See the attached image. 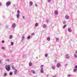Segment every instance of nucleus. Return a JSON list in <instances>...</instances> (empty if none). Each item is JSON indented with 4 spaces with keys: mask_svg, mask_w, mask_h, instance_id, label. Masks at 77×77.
Returning a JSON list of instances; mask_svg holds the SVG:
<instances>
[{
    "mask_svg": "<svg viewBox=\"0 0 77 77\" xmlns=\"http://www.w3.org/2000/svg\"><path fill=\"white\" fill-rule=\"evenodd\" d=\"M60 66H61V65L60 64V63H58L57 64V68H59V67H60Z\"/></svg>",
    "mask_w": 77,
    "mask_h": 77,
    "instance_id": "nucleus-5",
    "label": "nucleus"
},
{
    "mask_svg": "<svg viewBox=\"0 0 77 77\" xmlns=\"http://www.w3.org/2000/svg\"><path fill=\"white\" fill-rule=\"evenodd\" d=\"M52 67L53 69H55V66H53Z\"/></svg>",
    "mask_w": 77,
    "mask_h": 77,
    "instance_id": "nucleus-23",
    "label": "nucleus"
},
{
    "mask_svg": "<svg viewBox=\"0 0 77 77\" xmlns=\"http://www.w3.org/2000/svg\"><path fill=\"white\" fill-rule=\"evenodd\" d=\"M5 68L7 71H9L11 70V66L9 65H7L5 66Z\"/></svg>",
    "mask_w": 77,
    "mask_h": 77,
    "instance_id": "nucleus-1",
    "label": "nucleus"
},
{
    "mask_svg": "<svg viewBox=\"0 0 77 77\" xmlns=\"http://www.w3.org/2000/svg\"><path fill=\"white\" fill-rule=\"evenodd\" d=\"M63 24H65V23H66V21H63Z\"/></svg>",
    "mask_w": 77,
    "mask_h": 77,
    "instance_id": "nucleus-41",
    "label": "nucleus"
},
{
    "mask_svg": "<svg viewBox=\"0 0 77 77\" xmlns=\"http://www.w3.org/2000/svg\"><path fill=\"white\" fill-rule=\"evenodd\" d=\"M48 2H49V3H50V2H51V0H48Z\"/></svg>",
    "mask_w": 77,
    "mask_h": 77,
    "instance_id": "nucleus-40",
    "label": "nucleus"
},
{
    "mask_svg": "<svg viewBox=\"0 0 77 77\" xmlns=\"http://www.w3.org/2000/svg\"><path fill=\"white\" fill-rule=\"evenodd\" d=\"M31 36L30 35H29L28 36L27 38L28 39H29L30 38Z\"/></svg>",
    "mask_w": 77,
    "mask_h": 77,
    "instance_id": "nucleus-25",
    "label": "nucleus"
},
{
    "mask_svg": "<svg viewBox=\"0 0 77 77\" xmlns=\"http://www.w3.org/2000/svg\"><path fill=\"white\" fill-rule=\"evenodd\" d=\"M74 56L75 58H77V55L76 54H74Z\"/></svg>",
    "mask_w": 77,
    "mask_h": 77,
    "instance_id": "nucleus-15",
    "label": "nucleus"
},
{
    "mask_svg": "<svg viewBox=\"0 0 77 77\" xmlns=\"http://www.w3.org/2000/svg\"><path fill=\"white\" fill-rule=\"evenodd\" d=\"M9 38L10 39H12V35H11L10 36Z\"/></svg>",
    "mask_w": 77,
    "mask_h": 77,
    "instance_id": "nucleus-24",
    "label": "nucleus"
},
{
    "mask_svg": "<svg viewBox=\"0 0 77 77\" xmlns=\"http://www.w3.org/2000/svg\"><path fill=\"white\" fill-rule=\"evenodd\" d=\"M66 26V25H65L63 26V29H65V27Z\"/></svg>",
    "mask_w": 77,
    "mask_h": 77,
    "instance_id": "nucleus-28",
    "label": "nucleus"
},
{
    "mask_svg": "<svg viewBox=\"0 0 77 77\" xmlns=\"http://www.w3.org/2000/svg\"><path fill=\"white\" fill-rule=\"evenodd\" d=\"M75 68L77 70V65L75 66Z\"/></svg>",
    "mask_w": 77,
    "mask_h": 77,
    "instance_id": "nucleus-30",
    "label": "nucleus"
},
{
    "mask_svg": "<svg viewBox=\"0 0 77 77\" xmlns=\"http://www.w3.org/2000/svg\"><path fill=\"white\" fill-rule=\"evenodd\" d=\"M43 65H41V69H42V67H43Z\"/></svg>",
    "mask_w": 77,
    "mask_h": 77,
    "instance_id": "nucleus-36",
    "label": "nucleus"
},
{
    "mask_svg": "<svg viewBox=\"0 0 77 77\" xmlns=\"http://www.w3.org/2000/svg\"><path fill=\"white\" fill-rule=\"evenodd\" d=\"M36 58H37V59H38V57H37Z\"/></svg>",
    "mask_w": 77,
    "mask_h": 77,
    "instance_id": "nucleus-51",
    "label": "nucleus"
},
{
    "mask_svg": "<svg viewBox=\"0 0 77 77\" xmlns=\"http://www.w3.org/2000/svg\"><path fill=\"white\" fill-rule=\"evenodd\" d=\"M41 73H44V69L43 68H42L41 70Z\"/></svg>",
    "mask_w": 77,
    "mask_h": 77,
    "instance_id": "nucleus-9",
    "label": "nucleus"
},
{
    "mask_svg": "<svg viewBox=\"0 0 77 77\" xmlns=\"http://www.w3.org/2000/svg\"><path fill=\"white\" fill-rule=\"evenodd\" d=\"M65 18H66V19H69V16H68V15H66L65 17Z\"/></svg>",
    "mask_w": 77,
    "mask_h": 77,
    "instance_id": "nucleus-11",
    "label": "nucleus"
},
{
    "mask_svg": "<svg viewBox=\"0 0 77 77\" xmlns=\"http://www.w3.org/2000/svg\"><path fill=\"white\" fill-rule=\"evenodd\" d=\"M35 6L36 7H38V4H35Z\"/></svg>",
    "mask_w": 77,
    "mask_h": 77,
    "instance_id": "nucleus-37",
    "label": "nucleus"
},
{
    "mask_svg": "<svg viewBox=\"0 0 77 77\" xmlns=\"http://www.w3.org/2000/svg\"><path fill=\"white\" fill-rule=\"evenodd\" d=\"M12 69L13 70L15 69V67L14 66H12Z\"/></svg>",
    "mask_w": 77,
    "mask_h": 77,
    "instance_id": "nucleus-20",
    "label": "nucleus"
},
{
    "mask_svg": "<svg viewBox=\"0 0 77 77\" xmlns=\"http://www.w3.org/2000/svg\"><path fill=\"white\" fill-rule=\"evenodd\" d=\"M66 59H69L70 58V57L68 54H66Z\"/></svg>",
    "mask_w": 77,
    "mask_h": 77,
    "instance_id": "nucleus-3",
    "label": "nucleus"
},
{
    "mask_svg": "<svg viewBox=\"0 0 77 77\" xmlns=\"http://www.w3.org/2000/svg\"><path fill=\"white\" fill-rule=\"evenodd\" d=\"M47 40L48 41H50V38L49 37H48L47 38Z\"/></svg>",
    "mask_w": 77,
    "mask_h": 77,
    "instance_id": "nucleus-17",
    "label": "nucleus"
},
{
    "mask_svg": "<svg viewBox=\"0 0 77 77\" xmlns=\"http://www.w3.org/2000/svg\"><path fill=\"white\" fill-rule=\"evenodd\" d=\"M0 69H1V70H3V69L2 68H1Z\"/></svg>",
    "mask_w": 77,
    "mask_h": 77,
    "instance_id": "nucleus-48",
    "label": "nucleus"
},
{
    "mask_svg": "<svg viewBox=\"0 0 77 77\" xmlns=\"http://www.w3.org/2000/svg\"><path fill=\"white\" fill-rule=\"evenodd\" d=\"M33 74H35V71L34 70H31Z\"/></svg>",
    "mask_w": 77,
    "mask_h": 77,
    "instance_id": "nucleus-21",
    "label": "nucleus"
},
{
    "mask_svg": "<svg viewBox=\"0 0 77 77\" xmlns=\"http://www.w3.org/2000/svg\"><path fill=\"white\" fill-rule=\"evenodd\" d=\"M7 75H8V74H7V73H4L3 74V76H4V77H6V76Z\"/></svg>",
    "mask_w": 77,
    "mask_h": 77,
    "instance_id": "nucleus-14",
    "label": "nucleus"
},
{
    "mask_svg": "<svg viewBox=\"0 0 77 77\" xmlns=\"http://www.w3.org/2000/svg\"><path fill=\"white\" fill-rule=\"evenodd\" d=\"M67 65H68V64H65V66H67Z\"/></svg>",
    "mask_w": 77,
    "mask_h": 77,
    "instance_id": "nucleus-47",
    "label": "nucleus"
},
{
    "mask_svg": "<svg viewBox=\"0 0 77 77\" xmlns=\"http://www.w3.org/2000/svg\"><path fill=\"white\" fill-rule=\"evenodd\" d=\"M54 62L55 63H56V60H55Z\"/></svg>",
    "mask_w": 77,
    "mask_h": 77,
    "instance_id": "nucleus-45",
    "label": "nucleus"
},
{
    "mask_svg": "<svg viewBox=\"0 0 77 77\" xmlns=\"http://www.w3.org/2000/svg\"><path fill=\"white\" fill-rule=\"evenodd\" d=\"M54 14L55 15H57L58 14V12L56 10H55L54 11Z\"/></svg>",
    "mask_w": 77,
    "mask_h": 77,
    "instance_id": "nucleus-8",
    "label": "nucleus"
},
{
    "mask_svg": "<svg viewBox=\"0 0 77 77\" xmlns=\"http://www.w3.org/2000/svg\"><path fill=\"white\" fill-rule=\"evenodd\" d=\"M2 60H0V63H2Z\"/></svg>",
    "mask_w": 77,
    "mask_h": 77,
    "instance_id": "nucleus-44",
    "label": "nucleus"
},
{
    "mask_svg": "<svg viewBox=\"0 0 77 77\" xmlns=\"http://www.w3.org/2000/svg\"><path fill=\"white\" fill-rule=\"evenodd\" d=\"M76 69H74V72H76L77 71H76Z\"/></svg>",
    "mask_w": 77,
    "mask_h": 77,
    "instance_id": "nucleus-31",
    "label": "nucleus"
},
{
    "mask_svg": "<svg viewBox=\"0 0 77 77\" xmlns=\"http://www.w3.org/2000/svg\"><path fill=\"white\" fill-rule=\"evenodd\" d=\"M17 74V70L16 69H15L14 71V74L15 75Z\"/></svg>",
    "mask_w": 77,
    "mask_h": 77,
    "instance_id": "nucleus-6",
    "label": "nucleus"
},
{
    "mask_svg": "<svg viewBox=\"0 0 77 77\" xmlns=\"http://www.w3.org/2000/svg\"><path fill=\"white\" fill-rule=\"evenodd\" d=\"M68 77H71V75H67Z\"/></svg>",
    "mask_w": 77,
    "mask_h": 77,
    "instance_id": "nucleus-43",
    "label": "nucleus"
},
{
    "mask_svg": "<svg viewBox=\"0 0 77 77\" xmlns=\"http://www.w3.org/2000/svg\"><path fill=\"white\" fill-rule=\"evenodd\" d=\"M13 74V73L12 72H10L9 73V75H12Z\"/></svg>",
    "mask_w": 77,
    "mask_h": 77,
    "instance_id": "nucleus-22",
    "label": "nucleus"
},
{
    "mask_svg": "<svg viewBox=\"0 0 77 77\" xmlns=\"http://www.w3.org/2000/svg\"><path fill=\"white\" fill-rule=\"evenodd\" d=\"M22 41H24V38H25V36H22Z\"/></svg>",
    "mask_w": 77,
    "mask_h": 77,
    "instance_id": "nucleus-16",
    "label": "nucleus"
},
{
    "mask_svg": "<svg viewBox=\"0 0 77 77\" xmlns=\"http://www.w3.org/2000/svg\"><path fill=\"white\" fill-rule=\"evenodd\" d=\"M1 48L2 49V50H5V47H2Z\"/></svg>",
    "mask_w": 77,
    "mask_h": 77,
    "instance_id": "nucleus-33",
    "label": "nucleus"
},
{
    "mask_svg": "<svg viewBox=\"0 0 77 77\" xmlns=\"http://www.w3.org/2000/svg\"><path fill=\"white\" fill-rule=\"evenodd\" d=\"M35 26H38V23H35Z\"/></svg>",
    "mask_w": 77,
    "mask_h": 77,
    "instance_id": "nucleus-27",
    "label": "nucleus"
},
{
    "mask_svg": "<svg viewBox=\"0 0 77 77\" xmlns=\"http://www.w3.org/2000/svg\"><path fill=\"white\" fill-rule=\"evenodd\" d=\"M29 5L30 6H32V5H33V2L32 1H30L29 2Z\"/></svg>",
    "mask_w": 77,
    "mask_h": 77,
    "instance_id": "nucleus-10",
    "label": "nucleus"
},
{
    "mask_svg": "<svg viewBox=\"0 0 77 77\" xmlns=\"http://www.w3.org/2000/svg\"><path fill=\"white\" fill-rule=\"evenodd\" d=\"M11 4V2L9 1L6 2V5L7 6H9V5H10Z\"/></svg>",
    "mask_w": 77,
    "mask_h": 77,
    "instance_id": "nucleus-2",
    "label": "nucleus"
},
{
    "mask_svg": "<svg viewBox=\"0 0 77 77\" xmlns=\"http://www.w3.org/2000/svg\"><path fill=\"white\" fill-rule=\"evenodd\" d=\"M22 17H23V19H25V18H24V17L23 16Z\"/></svg>",
    "mask_w": 77,
    "mask_h": 77,
    "instance_id": "nucleus-46",
    "label": "nucleus"
},
{
    "mask_svg": "<svg viewBox=\"0 0 77 77\" xmlns=\"http://www.w3.org/2000/svg\"><path fill=\"white\" fill-rule=\"evenodd\" d=\"M11 45H12V46H13V45H14V42H12L11 43Z\"/></svg>",
    "mask_w": 77,
    "mask_h": 77,
    "instance_id": "nucleus-29",
    "label": "nucleus"
},
{
    "mask_svg": "<svg viewBox=\"0 0 77 77\" xmlns=\"http://www.w3.org/2000/svg\"><path fill=\"white\" fill-rule=\"evenodd\" d=\"M59 40V38H57L56 39V41H57Z\"/></svg>",
    "mask_w": 77,
    "mask_h": 77,
    "instance_id": "nucleus-34",
    "label": "nucleus"
},
{
    "mask_svg": "<svg viewBox=\"0 0 77 77\" xmlns=\"http://www.w3.org/2000/svg\"><path fill=\"white\" fill-rule=\"evenodd\" d=\"M2 43H5V41L2 40Z\"/></svg>",
    "mask_w": 77,
    "mask_h": 77,
    "instance_id": "nucleus-38",
    "label": "nucleus"
},
{
    "mask_svg": "<svg viewBox=\"0 0 77 77\" xmlns=\"http://www.w3.org/2000/svg\"><path fill=\"white\" fill-rule=\"evenodd\" d=\"M16 26V25L15 24V23H13V24L12 25V27L13 29L15 28V27Z\"/></svg>",
    "mask_w": 77,
    "mask_h": 77,
    "instance_id": "nucleus-4",
    "label": "nucleus"
},
{
    "mask_svg": "<svg viewBox=\"0 0 77 77\" xmlns=\"http://www.w3.org/2000/svg\"><path fill=\"white\" fill-rule=\"evenodd\" d=\"M5 61L8 62L9 61V59H6Z\"/></svg>",
    "mask_w": 77,
    "mask_h": 77,
    "instance_id": "nucleus-26",
    "label": "nucleus"
},
{
    "mask_svg": "<svg viewBox=\"0 0 77 77\" xmlns=\"http://www.w3.org/2000/svg\"><path fill=\"white\" fill-rule=\"evenodd\" d=\"M17 18H19V17H20V14H19V13H18L17 14Z\"/></svg>",
    "mask_w": 77,
    "mask_h": 77,
    "instance_id": "nucleus-13",
    "label": "nucleus"
},
{
    "mask_svg": "<svg viewBox=\"0 0 77 77\" xmlns=\"http://www.w3.org/2000/svg\"><path fill=\"white\" fill-rule=\"evenodd\" d=\"M1 24H2V23H0V26H1Z\"/></svg>",
    "mask_w": 77,
    "mask_h": 77,
    "instance_id": "nucleus-50",
    "label": "nucleus"
},
{
    "mask_svg": "<svg viewBox=\"0 0 77 77\" xmlns=\"http://www.w3.org/2000/svg\"><path fill=\"white\" fill-rule=\"evenodd\" d=\"M46 21H47V23H49V20H46Z\"/></svg>",
    "mask_w": 77,
    "mask_h": 77,
    "instance_id": "nucleus-42",
    "label": "nucleus"
},
{
    "mask_svg": "<svg viewBox=\"0 0 77 77\" xmlns=\"http://www.w3.org/2000/svg\"><path fill=\"white\" fill-rule=\"evenodd\" d=\"M43 28H46L47 27V25L45 24H44L43 26Z\"/></svg>",
    "mask_w": 77,
    "mask_h": 77,
    "instance_id": "nucleus-12",
    "label": "nucleus"
},
{
    "mask_svg": "<svg viewBox=\"0 0 77 77\" xmlns=\"http://www.w3.org/2000/svg\"><path fill=\"white\" fill-rule=\"evenodd\" d=\"M45 57H48V54H45Z\"/></svg>",
    "mask_w": 77,
    "mask_h": 77,
    "instance_id": "nucleus-32",
    "label": "nucleus"
},
{
    "mask_svg": "<svg viewBox=\"0 0 77 77\" xmlns=\"http://www.w3.org/2000/svg\"><path fill=\"white\" fill-rule=\"evenodd\" d=\"M0 6H1V2H0Z\"/></svg>",
    "mask_w": 77,
    "mask_h": 77,
    "instance_id": "nucleus-49",
    "label": "nucleus"
},
{
    "mask_svg": "<svg viewBox=\"0 0 77 77\" xmlns=\"http://www.w3.org/2000/svg\"><path fill=\"white\" fill-rule=\"evenodd\" d=\"M29 65L30 66H31L32 65V62H30L29 63Z\"/></svg>",
    "mask_w": 77,
    "mask_h": 77,
    "instance_id": "nucleus-18",
    "label": "nucleus"
},
{
    "mask_svg": "<svg viewBox=\"0 0 77 77\" xmlns=\"http://www.w3.org/2000/svg\"><path fill=\"white\" fill-rule=\"evenodd\" d=\"M9 25H6L5 26V28L6 29H9Z\"/></svg>",
    "mask_w": 77,
    "mask_h": 77,
    "instance_id": "nucleus-19",
    "label": "nucleus"
},
{
    "mask_svg": "<svg viewBox=\"0 0 77 77\" xmlns=\"http://www.w3.org/2000/svg\"><path fill=\"white\" fill-rule=\"evenodd\" d=\"M20 11L18 10L17 13H18V14H20Z\"/></svg>",
    "mask_w": 77,
    "mask_h": 77,
    "instance_id": "nucleus-35",
    "label": "nucleus"
},
{
    "mask_svg": "<svg viewBox=\"0 0 77 77\" xmlns=\"http://www.w3.org/2000/svg\"><path fill=\"white\" fill-rule=\"evenodd\" d=\"M68 31L69 32H72V30H71V29L70 28H69L68 29Z\"/></svg>",
    "mask_w": 77,
    "mask_h": 77,
    "instance_id": "nucleus-7",
    "label": "nucleus"
},
{
    "mask_svg": "<svg viewBox=\"0 0 77 77\" xmlns=\"http://www.w3.org/2000/svg\"><path fill=\"white\" fill-rule=\"evenodd\" d=\"M32 35V36H33V35H35V33H33L31 34Z\"/></svg>",
    "mask_w": 77,
    "mask_h": 77,
    "instance_id": "nucleus-39",
    "label": "nucleus"
}]
</instances>
